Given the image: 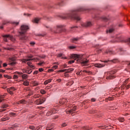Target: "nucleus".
Returning a JSON list of instances; mask_svg holds the SVG:
<instances>
[{
    "label": "nucleus",
    "mask_w": 130,
    "mask_h": 130,
    "mask_svg": "<svg viewBox=\"0 0 130 130\" xmlns=\"http://www.w3.org/2000/svg\"><path fill=\"white\" fill-rule=\"evenodd\" d=\"M29 128H30V129H32V130H36V128H35V126H30L29 127Z\"/></svg>",
    "instance_id": "473e14b6"
},
{
    "label": "nucleus",
    "mask_w": 130,
    "mask_h": 130,
    "mask_svg": "<svg viewBox=\"0 0 130 130\" xmlns=\"http://www.w3.org/2000/svg\"><path fill=\"white\" fill-rule=\"evenodd\" d=\"M44 63V62H40V63H38L39 66H42Z\"/></svg>",
    "instance_id": "864d4df0"
},
{
    "label": "nucleus",
    "mask_w": 130,
    "mask_h": 130,
    "mask_svg": "<svg viewBox=\"0 0 130 130\" xmlns=\"http://www.w3.org/2000/svg\"><path fill=\"white\" fill-rule=\"evenodd\" d=\"M128 81V79H126V80L124 81V82L123 83V85H125L126 83H127V81Z\"/></svg>",
    "instance_id": "603ef678"
},
{
    "label": "nucleus",
    "mask_w": 130,
    "mask_h": 130,
    "mask_svg": "<svg viewBox=\"0 0 130 130\" xmlns=\"http://www.w3.org/2000/svg\"><path fill=\"white\" fill-rule=\"evenodd\" d=\"M27 64H28L29 66V67H30V66H31V64H32V62H31L30 61H28L27 62Z\"/></svg>",
    "instance_id": "8fccbe9b"
},
{
    "label": "nucleus",
    "mask_w": 130,
    "mask_h": 130,
    "mask_svg": "<svg viewBox=\"0 0 130 130\" xmlns=\"http://www.w3.org/2000/svg\"><path fill=\"white\" fill-rule=\"evenodd\" d=\"M33 94V91H30L29 92L28 96H31Z\"/></svg>",
    "instance_id": "a19ab883"
},
{
    "label": "nucleus",
    "mask_w": 130,
    "mask_h": 130,
    "mask_svg": "<svg viewBox=\"0 0 130 130\" xmlns=\"http://www.w3.org/2000/svg\"><path fill=\"white\" fill-rule=\"evenodd\" d=\"M53 71H54V70H53V69H50L48 70V72L52 73V72H53Z\"/></svg>",
    "instance_id": "a18cd8bd"
},
{
    "label": "nucleus",
    "mask_w": 130,
    "mask_h": 130,
    "mask_svg": "<svg viewBox=\"0 0 130 130\" xmlns=\"http://www.w3.org/2000/svg\"><path fill=\"white\" fill-rule=\"evenodd\" d=\"M73 84H74V81L71 80L67 83V85L68 86H72Z\"/></svg>",
    "instance_id": "5701e85b"
},
{
    "label": "nucleus",
    "mask_w": 130,
    "mask_h": 130,
    "mask_svg": "<svg viewBox=\"0 0 130 130\" xmlns=\"http://www.w3.org/2000/svg\"><path fill=\"white\" fill-rule=\"evenodd\" d=\"M76 46H70L69 47V48L70 49H75V48H76Z\"/></svg>",
    "instance_id": "c756f323"
},
{
    "label": "nucleus",
    "mask_w": 130,
    "mask_h": 130,
    "mask_svg": "<svg viewBox=\"0 0 130 130\" xmlns=\"http://www.w3.org/2000/svg\"><path fill=\"white\" fill-rule=\"evenodd\" d=\"M8 105L7 104H5V105H3L2 106V108H7L8 107Z\"/></svg>",
    "instance_id": "c9c22d12"
},
{
    "label": "nucleus",
    "mask_w": 130,
    "mask_h": 130,
    "mask_svg": "<svg viewBox=\"0 0 130 130\" xmlns=\"http://www.w3.org/2000/svg\"><path fill=\"white\" fill-rule=\"evenodd\" d=\"M45 27H46V28L47 29H49V31H53V28L49 25H45Z\"/></svg>",
    "instance_id": "412c9836"
},
{
    "label": "nucleus",
    "mask_w": 130,
    "mask_h": 130,
    "mask_svg": "<svg viewBox=\"0 0 130 130\" xmlns=\"http://www.w3.org/2000/svg\"><path fill=\"white\" fill-rule=\"evenodd\" d=\"M52 80V79H48V80H46V81L44 82V85H47V84H49V83H51Z\"/></svg>",
    "instance_id": "aec40b11"
},
{
    "label": "nucleus",
    "mask_w": 130,
    "mask_h": 130,
    "mask_svg": "<svg viewBox=\"0 0 130 130\" xmlns=\"http://www.w3.org/2000/svg\"><path fill=\"white\" fill-rule=\"evenodd\" d=\"M9 63L10 66H15L16 64V61H15V59L13 58H10L9 59Z\"/></svg>",
    "instance_id": "f8f14e48"
},
{
    "label": "nucleus",
    "mask_w": 130,
    "mask_h": 130,
    "mask_svg": "<svg viewBox=\"0 0 130 130\" xmlns=\"http://www.w3.org/2000/svg\"><path fill=\"white\" fill-rule=\"evenodd\" d=\"M26 72H27V73H27L28 74V75H30V74H31V73H32V71L31 70H27Z\"/></svg>",
    "instance_id": "ea45409f"
},
{
    "label": "nucleus",
    "mask_w": 130,
    "mask_h": 130,
    "mask_svg": "<svg viewBox=\"0 0 130 130\" xmlns=\"http://www.w3.org/2000/svg\"><path fill=\"white\" fill-rule=\"evenodd\" d=\"M94 67L95 68H104V67H105V64H102L101 63H95L94 64Z\"/></svg>",
    "instance_id": "ddd939ff"
},
{
    "label": "nucleus",
    "mask_w": 130,
    "mask_h": 130,
    "mask_svg": "<svg viewBox=\"0 0 130 130\" xmlns=\"http://www.w3.org/2000/svg\"><path fill=\"white\" fill-rule=\"evenodd\" d=\"M33 84H34V86H38V85H39V83H38V82H37L36 81H33Z\"/></svg>",
    "instance_id": "a878e982"
},
{
    "label": "nucleus",
    "mask_w": 130,
    "mask_h": 130,
    "mask_svg": "<svg viewBox=\"0 0 130 130\" xmlns=\"http://www.w3.org/2000/svg\"><path fill=\"white\" fill-rule=\"evenodd\" d=\"M93 24L91 22H87L86 23H82V27H91Z\"/></svg>",
    "instance_id": "9b49d317"
},
{
    "label": "nucleus",
    "mask_w": 130,
    "mask_h": 130,
    "mask_svg": "<svg viewBox=\"0 0 130 130\" xmlns=\"http://www.w3.org/2000/svg\"><path fill=\"white\" fill-rule=\"evenodd\" d=\"M71 57H72V58H76L75 60L77 58V62L81 63V66L83 67L88 66V63H89V60L87 59L86 58H84L82 55L73 54L71 55Z\"/></svg>",
    "instance_id": "7ed1b4c3"
},
{
    "label": "nucleus",
    "mask_w": 130,
    "mask_h": 130,
    "mask_svg": "<svg viewBox=\"0 0 130 130\" xmlns=\"http://www.w3.org/2000/svg\"><path fill=\"white\" fill-rule=\"evenodd\" d=\"M29 30V25L27 24H22L20 27V31H19V37L20 40H22L23 42L28 40V37L26 36L25 34Z\"/></svg>",
    "instance_id": "f03ea898"
},
{
    "label": "nucleus",
    "mask_w": 130,
    "mask_h": 130,
    "mask_svg": "<svg viewBox=\"0 0 130 130\" xmlns=\"http://www.w3.org/2000/svg\"><path fill=\"white\" fill-rule=\"evenodd\" d=\"M23 85H24V86H29V82L26 80V81L23 82Z\"/></svg>",
    "instance_id": "b1692460"
},
{
    "label": "nucleus",
    "mask_w": 130,
    "mask_h": 130,
    "mask_svg": "<svg viewBox=\"0 0 130 130\" xmlns=\"http://www.w3.org/2000/svg\"><path fill=\"white\" fill-rule=\"evenodd\" d=\"M82 74V71H80V72H77V75H81Z\"/></svg>",
    "instance_id": "0e129e2a"
},
{
    "label": "nucleus",
    "mask_w": 130,
    "mask_h": 130,
    "mask_svg": "<svg viewBox=\"0 0 130 130\" xmlns=\"http://www.w3.org/2000/svg\"><path fill=\"white\" fill-rule=\"evenodd\" d=\"M3 37H4V40L6 42H8V38L9 39H10V40L11 41H12L13 42H15V41L16 40V39H15V38H14V37H13L12 36H11L10 35H4L3 36Z\"/></svg>",
    "instance_id": "423d86ee"
},
{
    "label": "nucleus",
    "mask_w": 130,
    "mask_h": 130,
    "mask_svg": "<svg viewBox=\"0 0 130 130\" xmlns=\"http://www.w3.org/2000/svg\"><path fill=\"white\" fill-rule=\"evenodd\" d=\"M74 62H75V60H72L69 61V63L70 64L74 63Z\"/></svg>",
    "instance_id": "79ce46f5"
},
{
    "label": "nucleus",
    "mask_w": 130,
    "mask_h": 130,
    "mask_svg": "<svg viewBox=\"0 0 130 130\" xmlns=\"http://www.w3.org/2000/svg\"><path fill=\"white\" fill-rule=\"evenodd\" d=\"M24 16H27V17H29L30 16V14H26V13H24Z\"/></svg>",
    "instance_id": "e2e57ef3"
},
{
    "label": "nucleus",
    "mask_w": 130,
    "mask_h": 130,
    "mask_svg": "<svg viewBox=\"0 0 130 130\" xmlns=\"http://www.w3.org/2000/svg\"><path fill=\"white\" fill-rule=\"evenodd\" d=\"M121 36L120 35H116L115 39H116L115 41L118 42V41H120Z\"/></svg>",
    "instance_id": "2eb2a0df"
},
{
    "label": "nucleus",
    "mask_w": 130,
    "mask_h": 130,
    "mask_svg": "<svg viewBox=\"0 0 130 130\" xmlns=\"http://www.w3.org/2000/svg\"><path fill=\"white\" fill-rule=\"evenodd\" d=\"M56 69H57V66H53V67H52L53 70H56Z\"/></svg>",
    "instance_id": "49530a36"
},
{
    "label": "nucleus",
    "mask_w": 130,
    "mask_h": 130,
    "mask_svg": "<svg viewBox=\"0 0 130 130\" xmlns=\"http://www.w3.org/2000/svg\"><path fill=\"white\" fill-rule=\"evenodd\" d=\"M72 109H73V111H75L77 110V106H74V107H73Z\"/></svg>",
    "instance_id": "c03bdc74"
},
{
    "label": "nucleus",
    "mask_w": 130,
    "mask_h": 130,
    "mask_svg": "<svg viewBox=\"0 0 130 130\" xmlns=\"http://www.w3.org/2000/svg\"><path fill=\"white\" fill-rule=\"evenodd\" d=\"M105 52L107 54H109V55L112 54V53H113L112 51L111 50H108L106 51Z\"/></svg>",
    "instance_id": "4be33fe9"
},
{
    "label": "nucleus",
    "mask_w": 130,
    "mask_h": 130,
    "mask_svg": "<svg viewBox=\"0 0 130 130\" xmlns=\"http://www.w3.org/2000/svg\"><path fill=\"white\" fill-rule=\"evenodd\" d=\"M119 121H120V122H123V121H124V118H119L118 119Z\"/></svg>",
    "instance_id": "cd10ccee"
},
{
    "label": "nucleus",
    "mask_w": 130,
    "mask_h": 130,
    "mask_svg": "<svg viewBox=\"0 0 130 130\" xmlns=\"http://www.w3.org/2000/svg\"><path fill=\"white\" fill-rule=\"evenodd\" d=\"M118 50L119 51H120V54H123V52H124V50H123V49L121 48V49H119Z\"/></svg>",
    "instance_id": "bb28decb"
},
{
    "label": "nucleus",
    "mask_w": 130,
    "mask_h": 130,
    "mask_svg": "<svg viewBox=\"0 0 130 130\" xmlns=\"http://www.w3.org/2000/svg\"><path fill=\"white\" fill-rule=\"evenodd\" d=\"M18 78H19V77H18V75H14L13 76V79H14V80H16V79H18Z\"/></svg>",
    "instance_id": "f704fd0d"
},
{
    "label": "nucleus",
    "mask_w": 130,
    "mask_h": 130,
    "mask_svg": "<svg viewBox=\"0 0 130 130\" xmlns=\"http://www.w3.org/2000/svg\"><path fill=\"white\" fill-rule=\"evenodd\" d=\"M13 24V25H15V26H18L19 25V22H16V21H4L3 23V25H8L9 23Z\"/></svg>",
    "instance_id": "6e6552de"
},
{
    "label": "nucleus",
    "mask_w": 130,
    "mask_h": 130,
    "mask_svg": "<svg viewBox=\"0 0 130 130\" xmlns=\"http://www.w3.org/2000/svg\"><path fill=\"white\" fill-rule=\"evenodd\" d=\"M40 20H41V18H36L32 20V22L33 23H36L37 24H38V22L39 21H40Z\"/></svg>",
    "instance_id": "f3484780"
},
{
    "label": "nucleus",
    "mask_w": 130,
    "mask_h": 130,
    "mask_svg": "<svg viewBox=\"0 0 130 130\" xmlns=\"http://www.w3.org/2000/svg\"><path fill=\"white\" fill-rule=\"evenodd\" d=\"M57 28H60V29H61V28H62V25H57Z\"/></svg>",
    "instance_id": "bf43d9fd"
},
{
    "label": "nucleus",
    "mask_w": 130,
    "mask_h": 130,
    "mask_svg": "<svg viewBox=\"0 0 130 130\" xmlns=\"http://www.w3.org/2000/svg\"><path fill=\"white\" fill-rule=\"evenodd\" d=\"M39 71L40 72H43V71H44V70L42 68H40V69H39Z\"/></svg>",
    "instance_id": "6e6d98bb"
},
{
    "label": "nucleus",
    "mask_w": 130,
    "mask_h": 130,
    "mask_svg": "<svg viewBox=\"0 0 130 130\" xmlns=\"http://www.w3.org/2000/svg\"><path fill=\"white\" fill-rule=\"evenodd\" d=\"M127 64L128 67H130V62H127Z\"/></svg>",
    "instance_id": "774afa93"
},
{
    "label": "nucleus",
    "mask_w": 130,
    "mask_h": 130,
    "mask_svg": "<svg viewBox=\"0 0 130 130\" xmlns=\"http://www.w3.org/2000/svg\"><path fill=\"white\" fill-rule=\"evenodd\" d=\"M19 103H20L21 104H24V103H25V100H22L20 101Z\"/></svg>",
    "instance_id": "72a5a7b5"
},
{
    "label": "nucleus",
    "mask_w": 130,
    "mask_h": 130,
    "mask_svg": "<svg viewBox=\"0 0 130 130\" xmlns=\"http://www.w3.org/2000/svg\"><path fill=\"white\" fill-rule=\"evenodd\" d=\"M114 31V29L110 28L108 30H107V33H112V32Z\"/></svg>",
    "instance_id": "393cba45"
},
{
    "label": "nucleus",
    "mask_w": 130,
    "mask_h": 130,
    "mask_svg": "<svg viewBox=\"0 0 130 130\" xmlns=\"http://www.w3.org/2000/svg\"><path fill=\"white\" fill-rule=\"evenodd\" d=\"M113 75H114V71H112L109 72H105L104 77L106 78L107 80H112L114 78Z\"/></svg>",
    "instance_id": "20e7f679"
},
{
    "label": "nucleus",
    "mask_w": 130,
    "mask_h": 130,
    "mask_svg": "<svg viewBox=\"0 0 130 130\" xmlns=\"http://www.w3.org/2000/svg\"><path fill=\"white\" fill-rule=\"evenodd\" d=\"M73 71H74V68H70V69H64V70H59L58 71V72L59 73H64V72H65L64 76L66 77H69V75H67L66 74H69L70 73H72V72H73Z\"/></svg>",
    "instance_id": "39448f33"
},
{
    "label": "nucleus",
    "mask_w": 130,
    "mask_h": 130,
    "mask_svg": "<svg viewBox=\"0 0 130 130\" xmlns=\"http://www.w3.org/2000/svg\"><path fill=\"white\" fill-rule=\"evenodd\" d=\"M40 93H41V94H45L46 93V91H45V90L44 89H41L40 90Z\"/></svg>",
    "instance_id": "2f4dec72"
},
{
    "label": "nucleus",
    "mask_w": 130,
    "mask_h": 130,
    "mask_svg": "<svg viewBox=\"0 0 130 130\" xmlns=\"http://www.w3.org/2000/svg\"><path fill=\"white\" fill-rule=\"evenodd\" d=\"M61 104H63L64 103H67V100L65 99H63V100L61 102H59Z\"/></svg>",
    "instance_id": "7c9ffc66"
},
{
    "label": "nucleus",
    "mask_w": 130,
    "mask_h": 130,
    "mask_svg": "<svg viewBox=\"0 0 130 130\" xmlns=\"http://www.w3.org/2000/svg\"><path fill=\"white\" fill-rule=\"evenodd\" d=\"M106 126H102V127H101V128H102L103 129H104L105 128H106Z\"/></svg>",
    "instance_id": "69168bd1"
},
{
    "label": "nucleus",
    "mask_w": 130,
    "mask_h": 130,
    "mask_svg": "<svg viewBox=\"0 0 130 130\" xmlns=\"http://www.w3.org/2000/svg\"><path fill=\"white\" fill-rule=\"evenodd\" d=\"M80 40L79 38H74L72 39L71 42H73V43H76V41H79Z\"/></svg>",
    "instance_id": "a211bd4d"
},
{
    "label": "nucleus",
    "mask_w": 130,
    "mask_h": 130,
    "mask_svg": "<svg viewBox=\"0 0 130 130\" xmlns=\"http://www.w3.org/2000/svg\"><path fill=\"white\" fill-rule=\"evenodd\" d=\"M127 44H128V45L130 46V38L128 39V40H127Z\"/></svg>",
    "instance_id": "3c124183"
},
{
    "label": "nucleus",
    "mask_w": 130,
    "mask_h": 130,
    "mask_svg": "<svg viewBox=\"0 0 130 130\" xmlns=\"http://www.w3.org/2000/svg\"><path fill=\"white\" fill-rule=\"evenodd\" d=\"M83 129L84 130H89L91 129V127L86 126L83 127Z\"/></svg>",
    "instance_id": "c85d7f7f"
},
{
    "label": "nucleus",
    "mask_w": 130,
    "mask_h": 130,
    "mask_svg": "<svg viewBox=\"0 0 130 130\" xmlns=\"http://www.w3.org/2000/svg\"><path fill=\"white\" fill-rule=\"evenodd\" d=\"M32 57H33V56H28V57L26 59H23L22 60V62L26 63L27 61H29L30 60H34L35 61H37V60H39V59H40L39 58H32Z\"/></svg>",
    "instance_id": "0eeeda50"
},
{
    "label": "nucleus",
    "mask_w": 130,
    "mask_h": 130,
    "mask_svg": "<svg viewBox=\"0 0 130 130\" xmlns=\"http://www.w3.org/2000/svg\"><path fill=\"white\" fill-rule=\"evenodd\" d=\"M16 114H15V113H10V115H11V116H15Z\"/></svg>",
    "instance_id": "13d9d810"
},
{
    "label": "nucleus",
    "mask_w": 130,
    "mask_h": 130,
    "mask_svg": "<svg viewBox=\"0 0 130 130\" xmlns=\"http://www.w3.org/2000/svg\"><path fill=\"white\" fill-rule=\"evenodd\" d=\"M30 45H31V46H33L34 45H35V42H30Z\"/></svg>",
    "instance_id": "37998d69"
},
{
    "label": "nucleus",
    "mask_w": 130,
    "mask_h": 130,
    "mask_svg": "<svg viewBox=\"0 0 130 130\" xmlns=\"http://www.w3.org/2000/svg\"><path fill=\"white\" fill-rule=\"evenodd\" d=\"M9 119L8 118H4L2 119L3 121H6V120H8Z\"/></svg>",
    "instance_id": "5fc2aeb1"
},
{
    "label": "nucleus",
    "mask_w": 130,
    "mask_h": 130,
    "mask_svg": "<svg viewBox=\"0 0 130 130\" xmlns=\"http://www.w3.org/2000/svg\"><path fill=\"white\" fill-rule=\"evenodd\" d=\"M54 113H55V112H54V111H49L47 113L46 115L47 116H49V115H51V114H53Z\"/></svg>",
    "instance_id": "6ab92c4d"
},
{
    "label": "nucleus",
    "mask_w": 130,
    "mask_h": 130,
    "mask_svg": "<svg viewBox=\"0 0 130 130\" xmlns=\"http://www.w3.org/2000/svg\"><path fill=\"white\" fill-rule=\"evenodd\" d=\"M44 102H45V99L43 98V99H40L37 100L35 102V103H36V104L39 105L40 104H42V103H44Z\"/></svg>",
    "instance_id": "9d476101"
},
{
    "label": "nucleus",
    "mask_w": 130,
    "mask_h": 130,
    "mask_svg": "<svg viewBox=\"0 0 130 130\" xmlns=\"http://www.w3.org/2000/svg\"><path fill=\"white\" fill-rule=\"evenodd\" d=\"M22 72H23V73H26V74H29L30 73L27 72V70H25V69H23Z\"/></svg>",
    "instance_id": "4c0bfd02"
},
{
    "label": "nucleus",
    "mask_w": 130,
    "mask_h": 130,
    "mask_svg": "<svg viewBox=\"0 0 130 130\" xmlns=\"http://www.w3.org/2000/svg\"><path fill=\"white\" fill-rule=\"evenodd\" d=\"M66 113H67V114H69V113L70 114H71L72 115H73V113H75V111L72 108L71 109V110H69L66 111Z\"/></svg>",
    "instance_id": "dca6fc26"
},
{
    "label": "nucleus",
    "mask_w": 130,
    "mask_h": 130,
    "mask_svg": "<svg viewBox=\"0 0 130 130\" xmlns=\"http://www.w3.org/2000/svg\"><path fill=\"white\" fill-rule=\"evenodd\" d=\"M38 73H39L38 71H34L33 74L34 75H37V74H38Z\"/></svg>",
    "instance_id": "de8ad7c7"
},
{
    "label": "nucleus",
    "mask_w": 130,
    "mask_h": 130,
    "mask_svg": "<svg viewBox=\"0 0 130 130\" xmlns=\"http://www.w3.org/2000/svg\"><path fill=\"white\" fill-rule=\"evenodd\" d=\"M16 90L17 89L14 87H11L7 89V91L9 94H10V95H13V94H14V91H16Z\"/></svg>",
    "instance_id": "1a4fd4ad"
},
{
    "label": "nucleus",
    "mask_w": 130,
    "mask_h": 130,
    "mask_svg": "<svg viewBox=\"0 0 130 130\" xmlns=\"http://www.w3.org/2000/svg\"><path fill=\"white\" fill-rule=\"evenodd\" d=\"M85 11H86V9L84 7H79L77 9L69 11L68 12L62 15L61 18L63 20H68V19L73 20V19L74 20H76V21H80L81 18L77 16V14H78L79 12H85Z\"/></svg>",
    "instance_id": "f257e3e1"
},
{
    "label": "nucleus",
    "mask_w": 130,
    "mask_h": 130,
    "mask_svg": "<svg viewBox=\"0 0 130 130\" xmlns=\"http://www.w3.org/2000/svg\"><path fill=\"white\" fill-rule=\"evenodd\" d=\"M129 86H130V84L126 86L125 87H126V89H129Z\"/></svg>",
    "instance_id": "338daca9"
},
{
    "label": "nucleus",
    "mask_w": 130,
    "mask_h": 130,
    "mask_svg": "<svg viewBox=\"0 0 130 130\" xmlns=\"http://www.w3.org/2000/svg\"><path fill=\"white\" fill-rule=\"evenodd\" d=\"M91 100L92 102H95V101H96V99H95L94 98L91 99Z\"/></svg>",
    "instance_id": "052dcab7"
},
{
    "label": "nucleus",
    "mask_w": 130,
    "mask_h": 130,
    "mask_svg": "<svg viewBox=\"0 0 130 130\" xmlns=\"http://www.w3.org/2000/svg\"><path fill=\"white\" fill-rule=\"evenodd\" d=\"M62 56V54L60 53L58 55V57H61Z\"/></svg>",
    "instance_id": "680f3d73"
},
{
    "label": "nucleus",
    "mask_w": 130,
    "mask_h": 130,
    "mask_svg": "<svg viewBox=\"0 0 130 130\" xmlns=\"http://www.w3.org/2000/svg\"><path fill=\"white\" fill-rule=\"evenodd\" d=\"M17 75H22L21 77L22 79H27L28 78V75L26 74H23V73L16 72Z\"/></svg>",
    "instance_id": "4468645a"
},
{
    "label": "nucleus",
    "mask_w": 130,
    "mask_h": 130,
    "mask_svg": "<svg viewBox=\"0 0 130 130\" xmlns=\"http://www.w3.org/2000/svg\"><path fill=\"white\" fill-rule=\"evenodd\" d=\"M7 66H8V64H7V63H4L3 64L4 68H6V67H7Z\"/></svg>",
    "instance_id": "4d7b16f0"
},
{
    "label": "nucleus",
    "mask_w": 130,
    "mask_h": 130,
    "mask_svg": "<svg viewBox=\"0 0 130 130\" xmlns=\"http://www.w3.org/2000/svg\"><path fill=\"white\" fill-rule=\"evenodd\" d=\"M108 100L109 101H112V100H114V98H112V97H109L108 98Z\"/></svg>",
    "instance_id": "e433bc0d"
},
{
    "label": "nucleus",
    "mask_w": 130,
    "mask_h": 130,
    "mask_svg": "<svg viewBox=\"0 0 130 130\" xmlns=\"http://www.w3.org/2000/svg\"><path fill=\"white\" fill-rule=\"evenodd\" d=\"M64 126H67V123H63L62 124V127H64Z\"/></svg>",
    "instance_id": "09e8293b"
},
{
    "label": "nucleus",
    "mask_w": 130,
    "mask_h": 130,
    "mask_svg": "<svg viewBox=\"0 0 130 130\" xmlns=\"http://www.w3.org/2000/svg\"><path fill=\"white\" fill-rule=\"evenodd\" d=\"M39 96H40V95L37 94H35L34 96V98H39Z\"/></svg>",
    "instance_id": "58836bf2"
}]
</instances>
